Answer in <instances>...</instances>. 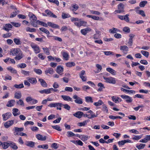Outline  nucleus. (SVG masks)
<instances>
[{"label": "nucleus", "mask_w": 150, "mask_h": 150, "mask_svg": "<svg viewBox=\"0 0 150 150\" xmlns=\"http://www.w3.org/2000/svg\"><path fill=\"white\" fill-rule=\"evenodd\" d=\"M62 55L63 57L66 60H68L69 58V55L66 52H62Z\"/></svg>", "instance_id": "ea45409f"}, {"label": "nucleus", "mask_w": 150, "mask_h": 150, "mask_svg": "<svg viewBox=\"0 0 150 150\" xmlns=\"http://www.w3.org/2000/svg\"><path fill=\"white\" fill-rule=\"evenodd\" d=\"M42 49L44 53L47 55L50 54V50L49 48L47 47H43Z\"/></svg>", "instance_id": "c9c22d12"}, {"label": "nucleus", "mask_w": 150, "mask_h": 150, "mask_svg": "<svg viewBox=\"0 0 150 150\" xmlns=\"http://www.w3.org/2000/svg\"><path fill=\"white\" fill-rule=\"evenodd\" d=\"M106 70L113 75H116V72L115 70L110 68H106Z\"/></svg>", "instance_id": "393cba45"}, {"label": "nucleus", "mask_w": 150, "mask_h": 150, "mask_svg": "<svg viewBox=\"0 0 150 150\" xmlns=\"http://www.w3.org/2000/svg\"><path fill=\"white\" fill-rule=\"evenodd\" d=\"M62 16L63 19H65L66 18L70 17L71 16L68 13H62Z\"/></svg>", "instance_id": "37998d69"}, {"label": "nucleus", "mask_w": 150, "mask_h": 150, "mask_svg": "<svg viewBox=\"0 0 150 150\" xmlns=\"http://www.w3.org/2000/svg\"><path fill=\"white\" fill-rule=\"evenodd\" d=\"M129 16V15L128 14H126L123 17V20L127 22H129V19L128 17Z\"/></svg>", "instance_id": "e2e57ef3"}, {"label": "nucleus", "mask_w": 150, "mask_h": 150, "mask_svg": "<svg viewBox=\"0 0 150 150\" xmlns=\"http://www.w3.org/2000/svg\"><path fill=\"white\" fill-rule=\"evenodd\" d=\"M28 16L30 17V22L33 21H36L37 20V18L35 16L31 13H29L28 14Z\"/></svg>", "instance_id": "2eb2a0df"}, {"label": "nucleus", "mask_w": 150, "mask_h": 150, "mask_svg": "<svg viewBox=\"0 0 150 150\" xmlns=\"http://www.w3.org/2000/svg\"><path fill=\"white\" fill-rule=\"evenodd\" d=\"M146 145L145 144H140L139 145H137L136 147L139 149H140L144 148Z\"/></svg>", "instance_id": "13d9d810"}, {"label": "nucleus", "mask_w": 150, "mask_h": 150, "mask_svg": "<svg viewBox=\"0 0 150 150\" xmlns=\"http://www.w3.org/2000/svg\"><path fill=\"white\" fill-rule=\"evenodd\" d=\"M112 100L116 103H117L121 101V98L118 97L113 96L112 97Z\"/></svg>", "instance_id": "5701e85b"}, {"label": "nucleus", "mask_w": 150, "mask_h": 150, "mask_svg": "<svg viewBox=\"0 0 150 150\" xmlns=\"http://www.w3.org/2000/svg\"><path fill=\"white\" fill-rule=\"evenodd\" d=\"M9 146L12 148L13 149L16 150L18 148V146L14 143H9Z\"/></svg>", "instance_id": "79ce46f5"}, {"label": "nucleus", "mask_w": 150, "mask_h": 150, "mask_svg": "<svg viewBox=\"0 0 150 150\" xmlns=\"http://www.w3.org/2000/svg\"><path fill=\"white\" fill-rule=\"evenodd\" d=\"M40 30L42 31V32L46 33V34L47 35H49L50 34V33L49 31L47 30V29L44 28H39Z\"/></svg>", "instance_id": "e433bc0d"}, {"label": "nucleus", "mask_w": 150, "mask_h": 150, "mask_svg": "<svg viewBox=\"0 0 150 150\" xmlns=\"http://www.w3.org/2000/svg\"><path fill=\"white\" fill-rule=\"evenodd\" d=\"M103 79L106 83L112 84H115L116 83L115 79L114 78L111 77L108 78L103 77Z\"/></svg>", "instance_id": "f257e3e1"}, {"label": "nucleus", "mask_w": 150, "mask_h": 150, "mask_svg": "<svg viewBox=\"0 0 150 150\" xmlns=\"http://www.w3.org/2000/svg\"><path fill=\"white\" fill-rule=\"evenodd\" d=\"M90 12L91 14L95 15H99L100 14V13L98 11H94L93 10H90Z\"/></svg>", "instance_id": "69168bd1"}, {"label": "nucleus", "mask_w": 150, "mask_h": 150, "mask_svg": "<svg viewBox=\"0 0 150 150\" xmlns=\"http://www.w3.org/2000/svg\"><path fill=\"white\" fill-rule=\"evenodd\" d=\"M86 101L88 103H93V100L92 98L90 96H87L85 97Z\"/></svg>", "instance_id": "49530a36"}, {"label": "nucleus", "mask_w": 150, "mask_h": 150, "mask_svg": "<svg viewBox=\"0 0 150 150\" xmlns=\"http://www.w3.org/2000/svg\"><path fill=\"white\" fill-rule=\"evenodd\" d=\"M11 33H8L5 34H3L2 37L4 38H9L11 36Z\"/></svg>", "instance_id": "4d7b16f0"}, {"label": "nucleus", "mask_w": 150, "mask_h": 150, "mask_svg": "<svg viewBox=\"0 0 150 150\" xmlns=\"http://www.w3.org/2000/svg\"><path fill=\"white\" fill-rule=\"evenodd\" d=\"M59 104L58 103H52L50 104L48 106L51 108H55L56 106H57Z\"/></svg>", "instance_id": "a18cd8bd"}, {"label": "nucleus", "mask_w": 150, "mask_h": 150, "mask_svg": "<svg viewBox=\"0 0 150 150\" xmlns=\"http://www.w3.org/2000/svg\"><path fill=\"white\" fill-rule=\"evenodd\" d=\"M121 90L122 91L127 92L129 94H131L132 93L135 94L136 92L135 91H134L127 90L122 88H121Z\"/></svg>", "instance_id": "a878e982"}, {"label": "nucleus", "mask_w": 150, "mask_h": 150, "mask_svg": "<svg viewBox=\"0 0 150 150\" xmlns=\"http://www.w3.org/2000/svg\"><path fill=\"white\" fill-rule=\"evenodd\" d=\"M30 46L33 49L35 52V53H38L40 52V50L39 47L37 45L32 43L30 44Z\"/></svg>", "instance_id": "f03ea898"}, {"label": "nucleus", "mask_w": 150, "mask_h": 150, "mask_svg": "<svg viewBox=\"0 0 150 150\" xmlns=\"http://www.w3.org/2000/svg\"><path fill=\"white\" fill-rule=\"evenodd\" d=\"M67 135L68 137H71L75 136L76 134L71 131H68L67 132Z\"/></svg>", "instance_id": "052dcab7"}, {"label": "nucleus", "mask_w": 150, "mask_h": 150, "mask_svg": "<svg viewBox=\"0 0 150 150\" xmlns=\"http://www.w3.org/2000/svg\"><path fill=\"white\" fill-rule=\"evenodd\" d=\"M91 29L89 28H87L85 29L81 30V33L83 35H86L88 32L91 31Z\"/></svg>", "instance_id": "a211bd4d"}, {"label": "nucleus", "mask_w": 150, "mask_h": 150, "mask_svg": "<svg viewBox=\"0 0 150 150\" xmlns=\"http://www.w3.org/2000/svg\"><path fill=\"white\" fill-rule=\"evenodd\" d=\"M25 144L27 146L31 147H34L35 144V143L32 141H27Z\"/></svg>", "instance_id": "6ab92c4d"}, {"label": "nucleus", "mask_w": 150, "mask_h": 150, "mask_svg": "<svg viewBox=\"0 0 150 150\" xmlns=\"http://www.w3.org/2000/svg\"><path fill=\"white\" fill-rule=\"evenodd\" d=\"M79 8L78 5L76 4H72L71 7H70V9L73 11H76Z\"/></svg>", "instance_id": "9d476101"}, {"label": "nucleus", "mask_w": 150, "mask_h": 150, "mask_svg": "<svg viewBox=\"0 0 150 150\" xmlns=\"http://www.w3.org/2000/svg\"><path fill=\"white\" fill-rule=\"evenodd\" d=\"M15 132H21L24 130V128L23 127L19 128L17 127H15L13 128Z\"/></svg>", "instance_id": "4c0bfd02"}, {"label": "nucleus", "mask_w": 150, "mask_h": 150, "mask_svg": "<svg viewBox=\"0 0 150 150\" xmlns=\"http://www.w3.org/2000/svg\"><path fill=\"white\" fill-rule=\"evenodd\" d=\"M13 41L17 45H20L21 44V42L20 41V39L16 38H14L13 39Z\"/></svg>", "instance_id": "de8ad7c7"}, {"label": "nucleus", "mask_w": 150, "mask_h": 150, "mask_svg": "<svg viewBox=\"0 0 150 150\" xmlns=\"http://www.w3.org/2000/svg\"><path fill=\"white\" fill-rule=\"evenodd\" d=\"M103 104V101L101 100H99L96 102H95L93 103V105L96 106H99Z\"/></svg>", "instance_id": "c03bdc74"}, {"label": "nucleus", "mask_w": 150, "mask_h": 150, "mask_svg": "<svg viewBox=\"0 0 150 150\" xmlns=\"http://www.w3.org/2000/svg\"><path fill=\"white\" fill-rule=\"evenodd\" d=\"M38 81L40 82L41 85L43 87H46L47 85L45 81L42 79H39Z\"/></svg>", "instance_id": "f3484780"}, {"label": "nucleus", "mask_w": 150, "mask_h": 150, "mask_svg": "<svg viewBox=\"0 0 150 150\" xmlns=\"http://www.w3.org/2000/svg\"><path fill=\"white\" fill-rule=\"evenodd\" d=\"M11 113L10 112H7L3 114L2 115L3 120L4 121L6 120L11 117Z\"/></svg>", "instance_id": "423d86ee"}, {"label": "nucleus", "mask_w": 150, "mask_h": 150, "mask_svg": "<svg viewBox=\"0 0 150 150\" xmlns=\"http://www.w3.org/2000/svg\"><path fill=\"white\" fill-rule=\"evenodd\" d=\"M19 52H21V51L19 50V49L18 50V49L15 48L13 49V50L11 51V52L13 55H16L18 54Z\"/></svg>", "instance_id": "bb28decb"}, {"label": "nucleus", "mask_w": 150, "mask_h": 150, "mask_svg": "<svg viewBox=\"0 0 150 150\" xmlns=\"http://www.w3.org/2000/svg\"><path fill=\"white\" fill-rule=\"evenodd\" d=\"M63 69V68L61 66H58L57 68L56 71L57 73L61 75L62 74Z\"/></svg>", "instance_id": "f8f14e48"}, {"label": "nucleus", "mask_w": 150, "mask_h": 150, "mask_svg": "<svg viewBox=\"0 0 150 150\" xmlns=\"http://www.w3.org/2000/svg\"><path fill=\"white\" fill-rule=\"evenodd\" d=\"M45 12L48 16L54 18H56L57 17L54 14L49 10H45Z\"/></svg>", "instance_id": "ddd939ff"}, {"label": "nucleus", "mask_w": 150, "mask_h": 150, "mask_svg": "<svg viewBox=\"0 0 150 150\" xmlns=\"http://www.w3.org/2000/svg\"><path fill=\"white\" fill-rule=\"evenodd\" d=\"M18 54L16 55V56L15 57V59L16 60H19L21 59L23 57L22 53V52H19Z\"/></svg>", "instance_id": "c85d7f7f"}, {"label": "nucleus", "mask_w": 150, "mask_h": 150, "mask_svg": "<svg viewBox=\"0 0 150 150\" xmlns=\"http://www.w3.org/2000/svg\"><path fill=\"white\" fill-rule=\"evenodd\" d=\"M26 64L23 63L19 64L17 65V67H19L21 69L24 68H25L26 67Z\"/></svg>", "instance_id": "6e6d98bb"}, {"label": "nucleus", "mask_w": 150, "mask_h": 150, "mask_svg": "<svg viewBox=\"0 0 150 150\" xmlns=\"http://www.w3.org/2000/svg\"><path fill=\"white\" fill-rule=\"evenodd\" d=\"M45 74H47L49 73L50 74H52L54 72V71L52 68H50L46 69L45 71Z\"/></svg>", "instance_id": "b1692460"}, {"label": "nucleus", "mask_w": 150, "mask_h": 150, "mask_svg": "<svg viewBox=\"0 0 150 150\" xmlns=\"http://www.w3.org/2000/svg\"><path fill=\"white\" fill-rule=\"evenodd\" d=\"M73 98L75 99L74 102L76 103L79 104H82L83 103L82 99L80 97L76 95H74L73 97Z\"/></svg>", "instance_id": "20e7f679"}, {"label": "nucleus", "mask_w": 150, "mask_h": 150, "mask_svg": "<svg viewBox=\"0 0 150 150\" xmlns=\"http://www.w3.org/2000/svg\"><path fill=\"white\" fill-rule=\"evenodd\" d=\"M120 97L124 99L125 100L126 102L127 103H130L132 102V97L128 96L121 95Z\"/></svg>", "instance_id": "6e6552de"}, {"label": "nucleus", "mask_w": 150, "mask_h": 150, "mask_svg": "<svg viewBox=\"0 0 150 150\" xmlns=\"http://www.w3.org/2000/svg\"><path fill=\"white\" fill-rule=\"evenodd\" d=\"M38 148H42L45 149H47L48 148V146L47 144L38 145Z\"/></svg>", "instance_id": "bf43d9fd"}, {"label": "nucleus", "mask_w": 150, "mask_h": 150, "mask_svg": "<svg viewBox=\"0 0 150 150\" xmlns=\"http://www.w3.org/2000/svg\"><path fill=\"white\" fill-rule=\"evenodd\" d=\"M21 72L23 74L26 76H29L31 73L30 71H27L23 70H22Z\"/></svg>", "instance_id": "f704fd0d"}, {"label": "nucleus", "mask_w": 150, "mask_h": 150, "mask_svg": "<svg viewBox=\"0 0 150 150\" xmlns=\"http://www.w3.org/2000/svg\"><path fill=\"white\" fill-rule=\"evenodd\" d=\"M33 70L35 72L38 74H41L42 73V71L40 69H34Z\"/></svg>", "instance_id": "0e129e2a"}, {"label": "nucleus", "mask_w": 150, "mask_h": 150, "mask_svg": "<svg viewBox=\"0 0 150 150\" xmlns=\"http://www.w3.org/2000/svg\"><path fill=\"white\" fill-rule=\"evenodd\" d=\"M118 29L116 28H113L111 29H110L109 30V32L111 33H116Z\"/></svg>", "instance_id": "774afa93"}, {"label": "nucleus", "mask_w": 150, "mask_h": 150, "mask_svg": "<svg viewBox=\"0 0 150 150\" xmlns=\"http://www.w3.org/2000/svg\"><path fill=\"white\" fill-rule=\"evenodd\" d=\"M12 26L11 24L8 23L6 24L5 25L3 26V29L6 31L8 32L10 30V29L12 28Z\"/></svg>", "instance_id": "1a4fd4ad"}, {"label": "nucleus", "mask_w": 150, "mask_h": 150, "mask_svg": "<svg viewBox=\"0 0 150 150\" xmlns=\"http://www.w3.org/2000/svg\"><path fill=\"white\" fill-rule=\"evenodd\" d=\"M128 49V47L126 46H121L120 48V50L122 51L123 53L125 54H127Z\"/></svg>", "instance_id": "4468645a"}, {"label": "nucleus", "mask_w": 150, "mask_h": 150, "mask_svg": "<svg viewBox=\"0 0 150 150\" xmlns=\"http://www.w3.org/2000/svg\"><path fill=\"white\" fill-rule=\"evenodd\" d=\"M14 122V120H10L5 122L4 124V126L5 128H8L13 125Z\"/></svg>", "instance_id": "7ed1b4c3"}, {"label": "nucleus", "mask_w": 150, "mask_h": 150, "mask_svg": "<svg viewBox=\"0 0 150 150\" xmlns=\"http://www.w3.org/2000/svg\"><path fill=\"white\" fill-rule=\"evenodd\" d=\"M147 3V1H143L140 2L139 6L141 7H143Z\"/></svg>", "instance_id": "3c124183"}, {"label": "nucleus", "mask_w": 150, "mask_h": 150, "mask_svg": "<svg viewBox=\"0 0 150 150\" xmlns=\"http://www.w3.org/2000/svg\"><path fill=\"white\" fill-rule=\"evenodd\" d=\"M28 81H29L30 84L33 85L36 84L37 83V81L35 77H28L27 78Z\"/></svg>", "instance_id": "39448f33"}, {"label": "nucleus", "mask_w": 150, "mask_h": 150, "mask_svg": "<svg viewBox=\"0 0 150 150\" xmlns=\"http://www.w3.org/2000/svg\"><path fill=\"white\" fill-rule=\"evenodd\" d=\"M52 127L54 129L57 130L59 131H61L62 130V129L60 126L58 125L55 126L52 125Z\"/></svg>", "instance_id": "603ef678"}, {"label": "nucleus", "mask_w": 150, "mask_h": 150, "mask_svg": "<svg viewBox=\"0 0 150 150\" xmlns=\"http://www.w3.org/2000/svg\"><path fill=\"white\" fill-rule=\"evenodd\" d=\"M124 5L122 4H120L118 6V9L122 11H124Z\"/></svg>", "instance_id": "680f3d73"}, {"label": "nucleus", "mask_w": 150, "mask_h": 150, "mask_svg": "<svg viewBox=\"0 0 150 150\" xmlns=\"http://www.w3.org/2000/svg\"><path fill=\"white\" fill-rule=\"evenodd\" d=\"M83 115V112L81 111H78L73 114V115L78 118H81Z\"/></svg>", "instance_id": "dca6fc26"}, {"label": "nucleus", "mask_w": 150, "mask_h": 150, "mask_svg": "<svg viewBox=\"0 0 150 150\" xmlns=\"http://www.w3.org/2000/svg\"><path fill=\"white\" fill-rule=\"evenodd\" d=\"M7 69L10 71L11 73H12L16 74L17 72V71L16 70L11 67H8Z\"/></svg>", "instance_id": "58836bf2"}, {"label": "nucleus", "mask_w": 150, "mask_h": 150, "mask_svg": "<svg viewBox=\"0 0 150 150\" xmlns=\"http://www.w3.org/2000/svg\"><path fill=\"white\" fill-rule=\"evenodd\" d=\"M34 123L33 121H27L25 122L24 125L25 127L27 126L28 125H33Z\"/></svg>", "instance_id": "5fc2aeb1"}, {"label": "nucleus", "mask_w": 150, "mask_h": 150, "mask_svg": "<svg viewBox=\"0 0 150 150\" xmlns=\"http://www.w3.org/2000/svg\"><path fill=\"white\" fill-rule=\"evenodd\" d=\"M88 121L85 120L83 122H79L78 123L77 125L80 127L84 126L85 125H87V122Z\"/></svg>", "instance_id": "a19ab883"}, {"label": "nucleus", "mask_w": 150, "mask_h": 150, "mask_svg": "<svg viewBox=\"0 0 150 150\" xmlns=\"http://www.w3.org/2000/svg\"><path fill=\"white\" fill-rule=\"evenodd\" d=\"M74 24L75 25L79 27L84 25H86V22L84 21H80L79 22H75Z\"/></svg>", "instance_id": "4be33fe9"}, {"label": "nucleus", "mask_w": 150, "mask_h": 150, "mask_svg": "<svg viewBox=\"0 0 150 150\" xmlns=\"http://www.w3.org/2000/svg\"><path fill=\"white\" fill-rule=\"evenodd\" d=\"M98 86L100 87V88L97 90V91H102L103 88H105L104 85L101 83H99L98 84Z\"/></svg>", "instance_id": "7c9ffc66"}, {"label": "nucleus", "mask_w": 150, "mask_h": 150, "mask_svg": "<svg viewBox=\"0 0 150 150\" xmlns=\"http://www.w3.org/2000/svg\"><path fill=\"white\" fill-rule=\"evenodd\" d=\"M39 92L41 94L45 93L47 94H50L51 93L50 91V88L48 89H45L39 91Z\"/></svg>", "instance_id": "cd10ccee"}, {"label": "nucleus", "mask_w": 150, "mask_h": 150, "mask_svg": "<svg viewBox=\"0 0 150 150\" xmlns=\"http://www.w3.org/2000/svg\"><path fill=\"white\" fill-rule=\"evenodd\" d=\"M47 26H48L52 28H59V26L56 24H54L51 22H48L47 23Z\"/></svg>", "instance_id": "9b49d317"}, {"label": "nucleus", "mask_w": 150, "mask_h": 150, "mask_svg": "<svg viewBox=\"0 0 150 150\" xmlns=\"http://www.w3.org/2000/svg\"><path fill=\"white\" fill-rule=\"evenodd\" d=\"M9 143H8L7 142H4L2 143V144L1 145L3 147V148L4 149H6L9 146Z\"/></svg>", "instance_id": "72a5a7b5"}, {"label": "nucleus", "mask_w": 150, "mask_h": 150, "mask_svg": "<svg viewBox=\"0 0 150 150\" xmlns=\"http://www.w3.org/2000/svg\"><path fill=\"white\" fill-rule=\"evenodd\" d=\"M73 88L71 87H66L64 89V91H62L63 92H64L66 91L68 92H72L73 91Z\"/></svg>", "instance_id": "8fccbe9b"}, {"label": "nucleus", "mask_w": 150, "mask_h": 150, "mask_svg": "<svg viewBox=\"0 0 150 150\" xmlns=\"http://www.w3.org/2000/svg\"><path fill=\"white\" fill-rule=\"evenodd\" d=\"M15 102V100H11L8 102L6 106L8 107L13 106Z\"/></svg>", "instance_id": "c756f323"}, {"label": "nucleus", "mask_w": 150, "mask_h": 150, "mask_svg": "<svg viewBox=\"0 0 150 150\" xmlns=\"http://www.w3.org/2000/svg\"><path fill=\"white\" fill-rule=\"evenodd\" d=\"M14 86L16 88H21L24 87V85L23 83H21L19 85L15 84Z\"/></svg>", "instance_id": "864d4df0"}, {"label": "nucleus", "mask_w": 150, "mask_h": 150, "mask_svg": "<svg viewBox=\"0 0 150 150\" xmlns=\"http://www.w3.org/2000/svg\"><path fill=\"white\" fill-rule=\"evenodd\" d=\"M21 94L20 92H16L14 95V98L17 99L20 98L21 97Z\"/></svg>", "instance_id": "473e14b6"}, {"label": "nucleus", "mask_w": 150, "mask_h": 150, "mask_svg": "<svg viewBox=\"0 0 150 150\" xmlns=\"http://www.w3.org/2000/svg\"><path fill=\"white\" fill-rule=\"evenodd\" d=\"M123 30L127 33H129L130 32V30L129 28L127 27H124L123 29Z\"/></svg>", "instance_id": "338daca9"}, {"label": "nucleus", "mask_w": 150, "mask_h": 150, "mask_svg": "<svg viewBox=\"0 0 150 150\" xmlns=\"http://www.w3.org/2000/svg\"><path fill=\"white\" fill-rule=\"evenodd\" d=\"M13 114L14 116L19 115L21 113L19 112V110L18 108H14L12 110Z\"/></svg>", "instance_id": "412c9836"}, {"label": "nucleus", "mask_w": 150, "mask_h": 150, "mask_svg": "<svg viewBox=\"0 0 150 150\" xmlns=\"http://www.w3.org/2000/svg\"><path fill=\"white\" fill-rule=\"evenodd\" d=\"M66 66L67 67H71L75 65V63L73 62H68L65 64Z\"/></svg>", "instance_id": "2f4dec72"}, {"label": "nucleus", "mask_w": 150, "mask_h": 150, "mask_svg": "<svg viewBox=\"0 0 150 150\" xmlns=\"http://www.w3.org/2000/svg\"><path fill=\"white\" fill-rule=\"evenodd\" d=\"M85 74V71L84 70H82L81 71L79 74L80 77L83 81H85L87 80L86 77L84 76Z\"/></svg>", "instance_id": "0eeeda50"}, {"label": "nucleus", "mask_w": 150, "mask_h": 150, "mask_svg": "<svg viewBox=\"0 0 150 150\" xmlns=\"http://www.w3.org/2000/svg\"><path fill=\"white\" fill-rule=\"evenodd\" d=\"M61 97L64 100L73 102V100L72 98H70L69 96L62 95Z\"/></svg>", "instance_id": "aec40b11"}, {"label": "nucleus", "mask_w": 150, "mask_h": 150, "mask_svg": "<svg viewBox=\"0 0 150 150\" xmlns=\"http://www.w3.org/2000/svg\"><path fill=\"white\" fill-rule=\"evenodd\" d=\"M141 53L142 54L146 57H148L149 55V52L146 51L142 50Z\"/></svg>", "instance_id": "09e8293b"}]
</instances>
